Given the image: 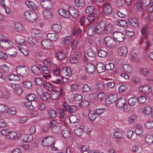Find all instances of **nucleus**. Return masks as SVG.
I'll use <instances>...</instances> for the list:
<instances>
[{
    "label": "nucleus",
    "mask_w": 153,
    "mask_h": 153,
    "mask_svg": "<svg viewBox=\"0 0 153 153\" xmlns=\"http://www.w3.org/2000/svg\"><path fill=\"white\" fill-rule=\"evenodd\" d=\"M121 70L122 73L120 74V76L126 79H128L129 78V76L127 73H130L132 71L131 67L128 65L124 64L121 67Z\"/></svg>",
    "instance_id": "nucleus-1"
},
{
    "label": "nucleus",
    "mask_w": 153,
    "mask_h": 153,
    "mask_svg": "<svg viewBox=\"0 0 153 153\" xmlns=\"http://www.w3.org/2000/svg\"><path fill=\"white\" fill-rule=\"evenodd\" d=\"M16 71L18 75L24 77L27 76L29 72V69L27 67L21 65L18 66L16 68Z\"/></svg>",
    "instance_id": "nucleus-2"
},
{
    "label": "nucleus",
    "mask_w": 153,
    "mask_h": 153,
    "mask_svg": "<svg viewBox=\"0 0 153 153\" xmlns=\"http://www.w3.org/2000/svg\"><path fill=\"white\" fill-rule=\"evenodd\" d=\"M0 46L3 49L5 50H8L12 48L13 44L10 40L4 39L1 41Z\"/></svg>",
    "instance_id": "nucleus-3"
},
{
    "label": "nucleus",
    "mask_w": 153,
    "mask_h": 153,
    "mask_svg": "<svg viewBox=\"0 0 153 153\" xmlns=\"http://www.w3.org/2000/svg\"><path fill=\"white\" fill-rule=\"evenodd\" d=\"M105 45L109 48L114 47L116 45L115 41L109 36H106L103 39Z\"/></svg>",
    "instance_id": "nucleus-4"
},
{
    "label": "nucleus",
    "mask_w": 153,
    "mask_h": 153,
    "mask_svg": "<svg viewBox=\"0 0 153 153\" xmlns=\"http://www.w3.org/2000/svg\"><path fill=\"white\" fill-rule=\"evenodd\" d=\"M24 15L25 18L31 22L36 20L37 18V14L33 12L27 11L25 13Z\"/></svg>",
    "instance_id": "nucleus-5"
},
{
    "label": "nucleus",
    "mask_w": 153,
    "mask_h": 153,
    "mask_svg": "<svg viewBox=\"0 0 153 153\" xmlns=\"http://www.w3.org/2000/svg\"><path fill=\"white\" fill-rule=\"evenodd\" d=\"M40 4L42 7L47 10H50L53 8V4L49 0H42Z\"/></svg>",
    "instance_id": "nucleus-6"
},
{
    "label": "nucleus",
    "mask_w": 153,
    "mask_h": 153,
    "mask_svg": "<svg viewBox=\"0 0 153 153\" xmlns=\"http://www.w3.org/2000/svg\"><path fill=\"white\" fill-rule=\"evenodd\" d=\"M54 141V139L53 137H46L42 140V144L44 147H50L53 144Z\"/></svg>",
    "instance_id": "nucleus-7"
},
{
    "label": "nucleus",
    "mask_w": 153,
    "mask_h": 153,
    "mask_svg": "<svg viewBox=\"0 0 153 153\" xmlns=\"http://www.w3.org/2000/svg\"><path fill=\"white\" fill-rule=\"evenodd\" d=\"M11 86L14 92L18 95H21L23 92V90L20 85L12 83L11 85Z\"/></svg>",
    "instance_id": "nucleus-8"
},
{
    "label": "nucleus",
    "mask_w": 153,
    "mask_h": 153,
    "mask_svg": "<svg viewBox=\"0 0 153 153\" xmlns=\"http://www.w3.org/2000/svg\"><path fill=\"white\" fill-rule=\"evenodd\" d=\"M103 10L104 13L106 15H108L112 12V8L110 3H106L103 5Z\"/></svg>",
    "instance_id": "nucleus-9"
},
{
    "label": "nucleus",
    "mask_w": 153,
    "mask_h": 153,
    "mask_svg": "<svg viewBox=\"0 0 153 153\" xmlns=\"http://www.w3.org/2000/svg\"><path fill=\"white\" fill-rule=\"evenodd\" d=\"M113 37L119 42H123L124 38V35L121 32H117L113 33Z\"/></svg>",
    "instance_id": "nucleus-10"
},
{
    "label": "nucleus",
    "mask_w": 153,
    "mask_h": 153,
    "mask_svg": "<svg viewBox=\"0 0 153 153\" xmlns=\"http://www.w3.org/2000/svg\"><path fill=\"white\" fill-rule=\"evenodd\" d=\"M87 19L90 24H95L97 21V13H93L88 16Z\"/></svg>",
    "instance_id": "nucleus-11"
},
{
    "label": "nucleus",
    "mask_w": 153,
    "mask_h": 153,
    "mask_svg": "<svg viewBox=\"0 0 153 153\" xmlns=\"http://www.w3.org/2000/svg\"><path fill=\"white\" fill-rule=\"evenodd\" d=\"M138 90L140 92L147 94L150 93L152 90L149 86L145 85L139 87Z\"/></svg>",
    "instance_id": "nucleus-12"
},
{
    "label": "nucleus",
    "mask_w": 153,
    "mask_h": 153,
    "mask_svg": "<svg viewBox=\"0 0 153 153\" xmlns=\"http://www.w3.org/2000/svg\"><path fill=\"white\" fill-rule=\"evenodd\" d=\"M117 100V95L115 94H109L105 102L107 105L114 103Z\"/></svg>",
    "instance_id": "nucleus-13"
},
{
    "label": "nucleus",
    "mask_w": 153,
    "mask_h": 153,
    "mask_svg": "<svg viewBox=\"0 0 153 153\" xmlns=\"http://www.w3.org/2000/svg\"><path fill=\"white\" fill-rule=\"evenodd\" d=\"M52 42L48 39H44L41 42V45L44 48L49 49L52 47Z\"/></svg>",
    "instance_id": "nucleus-14"
},
{
    "label": "nucleus",
    "mask_w": 153,
    "mask_h": 153,
    "mask_svg": "<svg viewBox=\"0 0 153 153\" xmlns=\"http://www.w3.org/2000/svg\"><path fill=\"white\" fill-rule=\"evenodd\" d=\"M86 70L87 73L92 74L94 73L96 69L95 66L92 63H88L85 66Z\"/></svg>",
    "instance_id": "nucleus-15"
},
{
    "label": "nucleus",
    "mask_w": 153,
    "mask_h": 153,
    "mask_svg": "<svg viewBox=\"0 0 153 153\" xmlns=\"http://www.w3.org/2000/svg\"><path fill=\"white\" fill-rule=\"evenodd\" d=\"M105 25V23L104 22H102L99 23L96 28V33H100L102 32L104 29Z\"/></svg>",
    "instance_id": "nucleus-16"
},
{
    "label": "nucleus",
    "mask_w": 153,
    "mask_h": 153,
    "mask_svg": "<svg viewBox=\"0 0 153 153\" xmlns=\"http://www.w3.org/2000/svg\"><path fill=\"white\" fill-rule=\"evenodd\" d=\"M31 71L33 73L36 75H39L42 72L41 68L37 65L32 66L31 68Z\"/></svg>",
    "instance_id": "nucleus-17"
},
{
    "label": "nucleus",
    "mask_w": 153,
    "mask_h": 153,
    "mask_svg": "<svg viewBox=\"0 0 153 153\" xmlns=\"http://www.w3.org/2000/svg\"><path fill=\"white\" fill-rule=\"evenodd\" d=\"M128 49L125 46H122L120 47L118 50V53L119 55L125 56H126L128 52Z\"/></svg>",
    "instance_id": "nucleus-18"
},
{
    "label": "nucleus",
    "mask_w": 153,
    "mask_h": 153,
    "mask_svg": "<svg viewBox=\"0 0 153 153\" xmlns=\"http://www.w3.org/2000/svg\"><path fill=\"white\" fill-rule=\"evenodd\" d=\"M55 55L56 58L59 60L64 59L66 57V55L64 52L61 51L56 52L55 53Z\"/></svg>",
    "instance_id": "nucleus-19"
},
{
    "label": "nucleus",
    "mask_w": 153,
    "mask_h": 153,
    "mask_svg": "<svg viewBox=\"0 0 153 153\" xmlns=\"http://www.w3.org/2000/svg\"><path fill=\"white\" fill-rule=\"evenodd\" d=\"M58 12L59 14L63 17L68 18L70 16L69 11L62 9L60 8L59 9Z\"/></svg>",
    "instance_id": "nucleus-20"
},
{
    "label": "nucleus",
    "mask_w": 153,
    "mask_h": 153,
    "mask_svg": "<svg viewBox=\"0 0 153 153\" xmlns=\"http://www.w3.org/2000/svg\"><path fill=\"white\" fill-rule=\"evenodd\" d=\"M69 10L70 15H71L74 18H76L79 15L77 10L74 7H70Z\"/></svg>",
    "instance_id": "nucleus-21"
},
{
    "label": "nucleus",
    "mask_w": 153,
    "mask_h": 153,
    "mask_svg": "<svg viewBox=\"0 0 153 153\" xmlns=\"http://www.w3.org/2000/svg\"><path fill=\"white\" fill-rule=\"evenodd\" d=\"M58 36L57 34L54 33H49L47 35V37L51 41H56L58 39Z\"/></svg>",
    "instance_id": "nucleus-22"
},
{
    "label": "nucleus",
    "mask_w": 153,
    "mask_h": 153,
    "mask_svg": "<svg viewBox=\"0 0 153 153\" xmlns=\"http://www.w3.org/2000/svg\"><path fill=\"white\" fill-rule=\"evenodd\" d=\"M126 100L123 98H120L119 99L116 103L117 107L119 108L123 107L124 105L126 102Z\"/></svg>",
    "instance_id": "nucleus-23"
},
{
    "label": "nucleus",
    "mask_w": 153,
    "mask_h": 153,
    "mask_svg": "<svg viewBox=\"0 0 153 153\" xmlns=\"http://www.w3.org/2000/svg\"><path fill=\"white\" fill-rule=\"evenodd\" d=\"M105 88L104 83L100 82L98 83L95 87V89L97 91H104Z\"/></svg>",
    "instance_id": "nucleus-24"
},
{
    "label": "nucleus",
    "mask_w": 153,
    "mask_h": 153,
    "mask_svg": "<svg viewBox=\"0 0 153 153\" xmlns=\"http://www.w3.org/2000/svg\"><path fill=\"white\" fill-rule=\"evenodd\" d=\"M130 25L134 28H137L139 25L137 19L135 18H131L129 20Z\"/></svg>",
    "instance_id": "nucleus-25"
},
{
    "label": "nucleus",
    "mask_w": 153,
    "mask_h": 153,
    "mask_svg": "<svg viewBox=\"0 0 153 153\" xmlns=\"http://www.w3.org/2000/svg\"><path fill=\"white\" fill-rule=\"evenodd\" d=\"M59 95V91L56 90H53L50 94V98L52 100H56L57 99Z\"/></svg>",
    "instance_id": "nucleus-26"
},
{
    "label": "nucleus",
    "mask_w": 153,
    "mask_h": 153,
    "mask_svg": "<svg viewBox=\"0 0 153 153\" xmlns=\"http://www.w3.org/2000/svg\"><path fill=\"white\" fill-rule=\"evenodd\" d=\"M104 64L102 63H98L97 66V70L99 73L103 72L105 71V67Z\"/></svg>",
    "instance_id": "nucleus-27"
},
{
    "label": "nucleus",
    "mask_w": 153,
    "mask_h": 153,
    "mask_svg": "<svg viewBox=\"0 0 153 153\" xmlns=\"http://www.w3.org/2000/svg\"><path fill=\"white\" fill-rule=\"evenodd\" d=\"M26 4L30 9L33 10H36L37 8V6L33 2L31 1H27L26 2Z\"/></svg>",
    "instance_id": "nucleus-28"
},
{
    "label": "nucleus",
    "mask_w": 153,
    "mask_h": 153,
    "mask_svg": "<svg viewBox=\"0 0 153 153\" xmlns=\"http://www.w3.org/2000/svg\"><path fill=\"white\" fill-rule=\"evenodd\" d=\"M14 28L16 31L21 32L24 30L23 26L19 22H16L14 25Z\"/></svg>",
    "instance_id": "nucleus-29"
},
{
    "label": "nucleus",
    "mask_w": 153,
    "mask_h": 153,
    "mask_svg": "<svg viewBox=\"0 0 153 153\" xmlns=\"http://www.w3.org/2000/svg\"><path fill=\"white\" fill-rule=\"evenodd\" d=\"M144 5L141 1H138L134 4V8L136 10L140 11L143 9Z\"/></svg>",
    "instance_id": "nucleus-30"
},
{
    "label": "nucleus",
    "mask_w": 153,
    "mask_h": 153,
    "mask_svg": "<svg viewBox=\"0 0 153 153\" xmlns=\"http://www.w3.org/2000/svg\"><path fill=\"white\" fill-rule=\"evenodd\" d=\"M6 139L9 140H13L17 136V133L14 131L9 132L7 136Z\"/></svg>",
    "instance_id": "nucleus-31"
},
{
    "label": "nucleus",
    "mask_w": 153,
    "mask_h": 153,
    "mask_svg": "<svg viewBox=\"0 0 153 153\" xmlns=\"http://www.w3.org/2000/svg\"><path fill=\"white\" fill-rule=\"evenodd\" d=\"M61 26L57 24H54L52 27V30L54 32L59 33L61 30Z\"/></svg>",
    "instance_id": "nucleus-32"
},
{
    "label": "nucleus",
    "mask_w": 153,
    "mask_h": 153,
    "mask_svg": "<svg viewBox=\"0 0 153 153\" xmlns=\"http://www.w3.org/2000/svg\"><path fill=\"white\" fill-rule=\"evenodd\" d=\"M145 141L149 145L152 144L153 143V136L150 134L147 135L145 138Z\"/></svg>",
    "instance_id": "nucleus-33"
},
{
    "label": "nucleus",
    "mask_w": 153,
    "mask_h": 153,
    "mask_svg": "<svg viewBox=\"0 0 153 153\" xmlns=\"http://www.w3.org/2000/svg\"><path fill=\"white\" fill-rule=\"evenodd\" d=\"M83 126H81V128H78L75 129L74 132L75 134L78 136H81L83 134Z\"/></svg>",
    "instance_id": "nucleus-34"
},
{
    "label": "nucleus",
    "mask_w": 153,
    "mask_h": 153,
    "mask_svg": "<svg viewBox=\"0 0 153 153\" xmlns=\"http://www.w3.org/2000/svg\"><path fill=\"white\" fill-rule=\"evenodd\" d=\"M96 29L94 27H89L87 30V33L88 35L92 36L94 35V33L96 32Z\"/></svg>",
    "instance_id": "nucleus-35"
},
{
    "label": "nucleus",
    "mask_w": 153,
    "mask_h": 153,
    "mask_svg": "<svg viewBox=\"0 0 153 153\" xmlns=\"http://www.w3.org/2000/svg\"><path fill=\"white\" fill-rule=\"evenodd\" d=\"M135 132L137 135H140L143 134V130L142 126L140 125H138L135 129Z\"/></svg>",
    "instance_id": "nucleus-36"
},
{
    "label": "nucleus",
    "mask_w": 153,
    "mask_h": 153,
    "mask_svg": "<svg viewBox=\"0 0 153 153\" xmlns=\"http://www.w3.org/2000/svg\"><path fill=\"white\" fill-rule=\"evenodd\" d=\"M70 122L72 123H78L79 121V119L78 117H77L76 115H72L70 116L69 118Z\"/></svg>",
    "instance_id": "nucleus-37"
},
{
    "label": "nucleus",
    "mask_w": 153,
    "mask_h": 153,
    "mask_svg": "<svg viewBox=\"0 0 153 153\" xmlns=\"http://www.w3.org/2000/svg\"><path fill=\"white\" fill-rule=\"evenodd\" d=\"M74 4L77 7H83L85 4V0H75Z\"/></svg>",
    "instance_id": "nucleus-38"
},
{
    "label": "nucleus",
    "mask_w": 153,
    "mask_h": 153,
    "mask_svg": "<svg viewBox=\"0 0 153 153\" xmlns=\"http://www.w3.org/2000/svg\"><path fill=\"white\" fill-rule=\"evenodd\" d=\"M26 99L29 101H35L37 99L36 96L34 94H30L27 95L26 97Z\"/></svg>",
    "instance_id": "nucleus-39"
},
{
    "label": "nucleus",
    "mask_w": 153,
    "mask_h": 153,
    "mask_svg": "<svg viewBox=\"0 0 153 153\" xmlns=\"http://www.w3.org/2000/svg\"><path fill=\"white\" fill-rule=\"evenodd\" d=\"M33 139V137L31 134H27L25 135L23 138V141L26 143H29L31 142Z\"/></svg>",
    "instance_id": "nucleus-40"
},
{
    "label": "nucleus",
    "mask_w": 153,
    "mask_h": 153,
    "mask_svg": "<svg viewBox=\"0 0 153 153\" xmlns=\"http://www.w3.org/2000/svg\"><path fill=\"white\" fill-rule=\"evenodd\" d=\"M97 115L92 111H89L88 114V117L91 121H94L97 118Z\"/></svg>",
    "instance_id": "nucleus-41"
},
{
    "label": "nucleus",
    "mask_w": 153,
    "mask_h": 153,
    "mask_svg": "<svg viewBox=\"0 0 153 153\" xmlns=\"http://www.w3.org/2000/svg\"><path fill=\"white\" fill-rule=\"evenodd\" d=\"M137 99L135 97H131L128 100V102L129 105L131 106L134 105L137 102Z\"/></svg>",
    "instance_id": "nucleus-42"
},
{
    "label": "nucleus",
    "mask_w": 153,
    "mask_h": 153,
    "mask_svg": "<svg viewBox=\"0 0 153 153\" xmlns=\"http://www.w3.org/2000/svg\"><path fill=\"white\" fill-rule=\"evenodd\" d=\"M9 108L7 106L4 104L0 105V112L1 113L6 114L7 113Z\"/></svg>",
    "instance_id": "nucleus-43"
},
{
    "label": "nucleus",
    "mask_w": 153,
    "mask_h": 153,
    "mask_svg": "<svg viewBox=\"0 0 153 153\" xmlns=\"http://www.w3.org/2000/svg\"><path fill=\"white\" fill-rule=\"evenodd\" d=\"M89 104V102L88 101L85 100H82L79 103V106L82 108L87 107Z\"/></svg>",
    "instance_id": "nucleus-44"
},
{
    "label": "nucleus",
    "mask_w": 153,
    "mask_h": 153,
    "mask_svg": "<svg viewBox=\"0 0 153 153\" xmlns=\"http://www.w3.org/2000/svg\"><path fill=\"white\" fill-rule=\"evenodd\" d=\"M32 82L29 81H24L23 83V87L26 89L30 88L32 87Z\"/></svg>",
    "instance_id": "nucleus-45"
},
{
    "label": "nucleus",
    "mask_w": 153,
    "mask_h": 153,
    "mask_svg": "<svg viewBox=\"0 0 153 153\" xmlns=\"http://www.w3.org/2000/svg\"><path fill=\"white\" fill-rule=\"evenodd\" d=\"M145 127L148 129H151L153 128V121L152 120H149L144 123Z\"/></svg>",
    "instance_id": "nucleus-46"
},
{
    "label": "nucleus",
    "mask_w": 153,
    "mask_h": 153,
    "mask_svg": "<svg viewBox=\"0 0 153 153\" xmlns=\"http://www.w3.org/2000/svg\"><path fill=\"white\" fill-rule=\"evenodd\" d=\"M87 53L88 56L93 57L96 56V53L91 48H88L87 51Z\"/></svg>",
    "instance_id": "nucleus-47"
},
{
    "label": "nucleus",
    "mask_w": 153,
    "mask_h": 153,
    "mask_svg": "<svg viewBox=\"0 0 153 153\" xmlns=\"http://www.w3.org/2000/svg\"><path fill=\"white\" fill-rule=\"evenodd\" d=\"M117 24L119 26L122 27H126L127 26V21L122 20H120L118 21Z\"/></svg>",
    "instance_id": "nucleus-48"
},
{
    "label": "nucleus",
    "mask_w": 153,
    "mask_h": 153,
    "mask_svg": "<svg viewBox=\"0 0 153 153\" xmlns=\"http://www.w3.org/2000/svg\"><path fill=\"white\" fill-rule=\"evenodd\" d=\"M85 11L86 13L89 15L93 14V13H96L94 12V7L92 6L88 7L86 9Z\"/></svg>",
    "instance_id": "nucleus-49"
},
{
    "label": "nucleus",
    "mask_w": 153,
    "mask_h": 153,
    "mask_svg": "<svg viewBox=\"0 0 153 153\" xmlns=\"http://www.w3.org/2000/svg\"><path fill=\"white\" fill-rule=\"evenodd\" d=\"M62 71L66 76H70L72 74L70 68H68L64 67L63 68Z\"/></svg>",
    "instance_id": "nucleus-50"
},
{
    "label": "nucleus",
    "mask_w": 153,
    "mask_h": 153,
    "mask_svg": "<svg viewBox=\"0 0 153 153\" xmlns=\"http://www.w3.org/2000/svg\"><path fill=\"white\" fill-rule=\"evenodd\" d=\"M59 113L61 118H65L67 117V111L66 109L61 108L60 110Z\"/></svg>",
    "instance_id": "nucleus-51"
},
{
    "label": "nucleus",
    "mask_w": 153,
    "mask_h": 153,
    "mask_svg": "<svg viewBox=\"0 0 153 153\" xmlns=\"http://www.w3.org/2000/svg\"><path fill=\"white\" fill-rule=\"evenodd\" d=\"M152 111V108L150 106H148L144 108L143 111V113L145 115H148L151 113Z\"/></svg>",
    "instance_id": "nucleus-52"
},
{
    "label": "nucleus",
    "mask_w": 153,
    "mask_h": 153,
    "mask_svg": "<svg viewBox=\"0 0 153 153\" xmlns=\"http://www.w3.org/2000/svg\"><path fill=\"white\" fill-rule=\"evenodd\" d=\"M28 42L31 45H33L37 43V41L36 38L30 37L28 39Z\"/></svg>",
    "instance_id": "nucleus-53"
},
{
    "label": "nucleus",
    "mask_w": 153,
    "mask_h": 153,
    "mask_svg": "<svg viewBox=\"0 0 153 153\" xmlns=\"http://www.w3.org/2000/svg\"><path fill=\"white\" fill-rule=\"evenodd\" d=\"M43 14L45 17L47 19H51L52 17V13L47 10L44 11Z\"/></svg>",
    "instance_id": "nucleus-54"
},
{
    "label": "nucleus",
    "mask_w": 153,
    "mask_h": 153,
    "mask_svg": "<svg viewBox=\"0 0 153 153\" xmlns=\"http://www.w3.org/2000/svg\"><path fill=\"white\" fill-rule=\"evenodd\" d=\"M52 131L55 133H59L61 132V129L60 125H56V126L53 127L52 129Z\"/></svg>",
    "instance_id": "nucleus-55"
},
{
    "label": "nucleus",
    "mask_w": 153,
    "mask_h": 153,
    "mask_svg": "<svg viewBox=\"0 0 153 153\" xmlns=\"http://www.w3.org/2000/svg\"><path fill=\"white\" fill-rule=\"evenodd\" d=\"M41 98L43 100L46 101L50 98V94L48 92L44 93L41 96Z\"/></svg>",
    "instance_id": "nucleus-56"
},
{
    "label": "nucleus",
    "mask_w": 153,
    "mask_h": 153,
    "mask_svg": "<svg viewBox=\"0 0 153 153\" xmlns=\"http://www.w3.org/2000/svg\"><path fill=\"white\" fill-rule=\"evenodd\" d=\"M92 88L87 84L85 85L82 88V91L84 92H86L91 91Z\"/></svg>",
    "instance_id": "nucleus-57"
},
{
    "label": "nucleus",
    "mask_w": 153,
    "mask_h": 153,
    "mask_svg": "<svg viewBox=\"0 0 153 153\" xmlns=\"http://www.w3.org/2000/svg\"><path fill=\"white\" fill-rule=\"evenodd\" d=\"M97 95L98 100H105L106 97V94L103 92H100Z\"/></svg>",
    "instance_id": "nucleus-58"
},
{
    "label": "nucleus",
    "mask_w": 153,
    "mask_h": 153,
    "mask_svg": "<svg viewBox=\"0 0 153 153\" xmlns=\"http://www.w3.org/2000/svg\"><path fill=\"white\" fill-rule=\"evenodd\" d=\"M113 29V27L111 24H109L106 27L105 26L104 28L105 33L107 34L111 32Z\"/></svg>",
    "instance_id": "nucleus-59"
},
{
    "label": "nucleus",
    "mask_w": 153,
    "mask_h": 153,
    "mask_svg": "<svg viewBox=\"0 0 153 153\" xmlns=\"http://www.w3.org/2000/svg\"><path fill=\"white\" fill-rule=\"evenodd\" d=\"M34 82L37 85L41 86L44 84V80L41 78H36Z\"/></svg>",
    "instance_id": "nucleus-60"
},
{
    "label": "nucleus",
    "mask_w": 153,
    "mask_h": 153,
    "mask_svg": "<svg viewBox=\"0 0 153 153\" xmlns=\"http://www.w3.org/2000/svg\"><path fill=\"white\" fill-rule=\"evenodd\" d=\"M140 74L143 76H146L149 73L148 70L146 68H141L140 71Z\"/></svg>",
    "instance_id": "nucleus-61"
},
{
    "label": "nucleus",
    "mask_w": 153,
    "mask_h": 153,
    "mask_svg": "<svg viewBox=\"0 0 153 153\" xmlns=\"http://www.w3.org/2000/svg\"><path fill=\"white\" fill-rule=\"evenodd\" d=\"M0 69L3 72L7 73L9 72L10 69L9 67L6 65L5 64H3L0 67Z\"/></svg>",
    "instance_id": "nucleus-62"
},
{
    "label": "nucleus",
    "mask_w": 153,
    "mask_h": 153,
    "mask_svg": "<svg viewBox=\"0 0 153 153\" xmlns=\"http://www.w3.org/2000/svg\"><path fill=\"white\" fill-rule=\"evenodd\" d=\"M105 66V69L107 70L110 71L114 69V65L113 63H110L106 64Z\"/></svg>",
    "instance_id": "nucleus-63"
},
{
    "label": "nucleus",
    "mask_w": 153,
    "mask_h": 153,
    "mask_svg": "<svg viewBox=\"0 0 153 153\" xmlns=\"http://www.w3.org/2000/svg\"><path fill=\"white\" fill-rule=\"evenodd\" d=\"M98 56L100 57H104L107 55L106 52L102 50H100L98 52Z\"/></svg>",
    "instance_id": "nucleus-64"
}]
</instances>
